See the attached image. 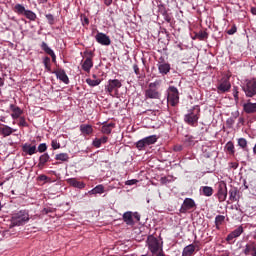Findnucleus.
Instances as JSON below:
<instances>
[{
    "label": "nucleus",
    "mask_w": 256,
    "mask_h": 256,
    "mask_svg": "<svg viewBox=\"0 0 256 256\" xmlns=\"http://www.w3.org/2000/svg\"><path fill=\"white\" fill-rule=\"evenodd\" d=\"M231 91V82L229 81V77L222 78L219 85L217 86L218 93H228Z\"/></svg>",
    "instance_id": "obj_9"
},
{
    "label": "nucleus",
    "mask_w": 256,
    "mask_h": 256,
    "mask_svg": "<svg viewBox=\"0 0 256 256\" xmlns=\"http://www.w3.org/2000/svg\"><path fill=\"white\" fill-rule=\"evenodd\" d=\"M17 129H13L8 125H4L3 127H0V135H3L4 137H9V135H13Z\"/></svg>",
    "instance_id": "obj_18"
},
{
    "label": "nucleus",
    "mask_w": 256,
    "mask_h": 256,
    "mask_svg": "<svg viewBox=\"0 0 256 256\" xmlns=\"http://www.w3.org/2000/svg\"><path fill=\"white\" fill-rule=\"evenodd\" d=\"M22 151L25 155H35L37 153V146L25 143L22 145Z\"/></svg>",
    "instance_id": "obj_13"
},
{
    "label": "nucleus",
    "mask_w": 256,
    "mask_h": 256,
    "mask_svg": "<svg viewBox=\"0 0 256 256\" xmlns=\"http://www.w3.org/2000/svg\"><path fill=\"white\" fill-rule=\"evenodd\" d=\"M84 21H85L86 25H89V19L85 18Z\"/></svg>",
    "instance_id": "obj_59"
},
{
    "label": "nucleus",
    "mask_w": 256,
    "mask_h": 256,
    "mask_svg": "<svg viewBox=\"0 0 256 256\" xmlns=\"http://www.w3.org/2000/svg\"><path fill=\"white\" fill-rule=\"evenodd\" d=\"M46 19L49 25H53V23H55V18L53 17V14H46Z\"/></svg>",
    "instance_id": "obj_47"
},
{
    "label": "nucleus",
    "mask_w": 256,
    "mask_h": 256,
    "mask_svg": "<svg viewBox=\"0 0 256 256\" xmlns=\"http://www.w3.org/2000/svg\"><path fill=\"white\" fill-rule=\"evenodd\" d=\"M136 183H139V180L132 179L125 182V185H136Z\"/></svg>",
    "instance_id": "obj_49"
},
{
    "label": "nucleus",
    "mask_w": 256,
    "mask_h": 256,
    "mask_svg": "<svg viewBox=\"0 0 256 256\" xmlns=\"http://www.w3.org/2000/svg\"><path fill=\"white\" fill-rule=\"evenodd\" d=\"M238 145L241 149H243V151H249V149L247 148V139L239 138Z\"/></svg>",
    "instance_id": "obj_33"
},
{
    "label": "nucleus",
    "mask_w": 256,
    "mask_h": 256,
    "mask_svg": "<svg viewBox=\"0 0 256 256\" xmlns=\"http://www.w3.org/2000/svg\"><path fill=\"white\" fill-rule=\"evenodd\" d=\"M40 181H47V176L46 175H41L39 177Z\"/></svg>",
    "instance_id": "obj_53"
},
{
    "label": "nucleus",
    "mask_w": 256,
    "mask_h": 256,
    "mask_svg": "<svg viewBox=\"0 0 256 256\" xmlns=\"http://www.w3.org/2000/svg\"><path fill=\"white\" fill-rule=\"evenodd\" d=\"M56 74L57 79H60L62 83H65V85H69V77L67 76V73H65V70H56L54 71Z\"/></svg>",
    "instance_id": "obj_16"
},
{
    "label": "nucleus",
    "mask_w": 256,
    "mask_h": 256,
    "mask_svg": "<svg viewBox=\"0 0 256 256\" xmlns=\"http://www.w3.org/2000/svg\"><path fill=\"white\" fill-rule=\"evenodd\" d=\"M251 251H253V253H256V245H255V242H252V241L246 244L243 252L245 255H249Z\"/></svg>",
    "instance_id": "obj_25"
},
{
    "label": "nucleus",
    "mask_w": 256,
    "mask_h": 256,
    "mask_svg": "<svg viewBox=\"0 0 256 256\" xmlns=\"http://www.w3.org/2000/svg\"><path fill=\"white\" fill-rule=\"evenodd\" d=\"M42 3H47V0H40Z\"/></svg>",
    "instance_id": "obj_63"
},
{
    "label": "nucleus",
    "mask_w": 256,
    "mask_h": 256,
    "mask_svg": "<svg viewBox=\"0 0 256 256\" xmlns=\"http://www.w3.org/2000/svg\"><path fill=\"white\" fill-rule=\"evenodd\" d=\"M89 195H103L105 193V187L103 185H97L92 190L88 191Z\"/></svg>",
    "instance_id": "obj_22"
},
{
    "label": "nucleus",
    "mask_w": 256,
    "mask_h": 256,
    "mask_svg": "<svg viewBox=\"0 0 256 256\" xmlns=\"http://www.w3.org/2000/svg\"><path fill=\"white\" fill-rule=\"evenodd\" d=\"M183 147L182 146H175L174 151H182Z\"/></svg>",
    "instance_id": "obj_54"
},
{
    "label": "nucleus",
    "mask_w": 256,
    "mask_h": 256,
    "mask_svg": "<svg viewBox=\"0 0 256 256\" xmlns=\"http://www.w3.org/2000/svg\"><path fill=\"white\" fill-rule=\"evenodd\" d=\"M157 256H165V253H163V248L160 249L157 253H156Z\"/></svg>",
    "instance_id": "obj_51"
},
{
    "label": "nucleus",
    "mask_w": 256,
    "mask_h": 256,
    "mask_svg": "<svg viewBox=\"0 0 256 256\" xmlns=\"http://www.w3.org/2000/svg\"><path fill=\"white\" fill-rule=\"evenodd\" d=\"M113 129H115V123H108L103 124L101 131L104 135H111V131H113Z\"/></svg>",
    "instance_id": "obj_23"
},
{
    "label": "nucleus",
    "mask_w": 256,
    "mask_h": 256,
    "mask_svg": "<svg viewBox=\"0 0 256 256\" xmlns=\"http://www.w3.org/2000/svg\"><path fill=\"white\" fill-rule=\"evenodd\" d=\"M252 256H256V252H255V253H252Z\"/></svg>",
    "instance_id": "obj_64"
},
{
    "label": "nucleus",
    "mask_w": 256,
    "mask_h": 256,
    "mask_svg": "<svg viewBox=\"0 0 256 256\" xmlns=\"http://www.w3.org/2000/svg\"><path fill=\"white\" fill-rule=\"evenodd\" d=\"M218 199L220 202H223L225 199H227V185L223 184L219 186Z\"/></svg>",
    "instance_id": "obj_17"
},
{
    "label": "nucleus",
    "mask_w": 256,
    "mask_h": 256,
    "mask_svg": "<svg viewBox=\"0 0 256 256\" xmlns=\"http://www.w3.org/2000/svg\"><path fill=\"white\" fill-rule=\"evenodd\" d=\"M133 70H134V73L136 75H139V66H137L136 64L133 66Z\"/></svg>",
    "instance_id": "obj_50"
},
{
    "label": "nucleus",
    "mask_w": 256,
    "mask_h": 256,
    "mask_svg": "<svg viewBox=\"0 0 256 256\" xmlns=\"http://www.w3.org/2000/svg\"><path fill=\"white\" fill-rule=\"evenodd\" d=\"M123 220L126 222V225H133V212H125L123 214Z\"/></svg>",
    "instance_id": "obj_29"
},
{
    "label": "nucleus",
    "mask_w": 256,
    "mask_h": 256,
    "mask_svg": "<svg viewBox=\"0 0 256 256\" xmlns=\"http://www.w3.org/2000/svg\"><path fill=\"white\" fill-rule=\"evenodd\" d=\"M5 85V82L3 81V78L0 77V87H3Z\"/></svg>",
    "instance_id": "obj_56"
},
{
    "label": "nucleus",
    "mask_w": 256,
    "mask_h": 256,
    "mask_svg": "<svg viewBox=\"0 0 256 256\" xmlns=\"http://www.w3.org/2000/svg\"><path fill=\"white\" fill-rule=\"evenodd\" d=\"M108 139L109 138L107 136H104L102 138H96L93 140L92 145L96 147V149H99V147H101L103 143H107Z\"/></svg>",
    "instance_id": "obj_27"
},
{
    "label": "nucleus",
    "mask_w": 256,
    "mask_h": 256,
    "mask_svg": "<svg viewBox=\"0 0 256 256\" xmlns=\"http://www.w3.org/2000/svg\"><path fill=\"white\" fill-rule=\"evenodd\" d=\"M80 131L82 135H91V133H93V126L89 124H82L80 125Z\"/></svg>",
    "instance_id": "obj_24"
},
{
    "label": "nucleus",
    "mask_w": 256,
    "mask_h": 256,
    "mask_svg": "<svg viewBox=\"0 0 256 256\" xmlns=\"http://www.w3.org/2000/svg\"><path fill=\"white\" fill-rule=\"evenodd\" d=\"M56 161H69V154L60 153L55 156Z\"/></svg>",
    "instance_id": "obj_35"
},
{
    "label": "nucleus",
    "mask_w": 256,
    "mask_h": 256,
    "mask_svg": "<svg viewBox=\"0 0 256 256\" xmlns=\"http://www.w3.org/2000/svg\"><path fill=\"white\" fill-rule=\"evenodd\" d=\"M168 103L172 105V107H175L177 103H179V90L175 86H170L168 89Z\"/></svg>",
    "instance_id": "obj_6"
},
{
    "label": "nucleus",
    "mask_w": 256,
    "mask_h": 256,
    "mask_svg": "<svg viewBox=\"0 0 256 256\" xmlns=\"http://www.w3.org/2000/svg\"><path fill=\"white\" fill-rule=\"evenodd\" d=\"M253 153H254V155H256V144H255V146L253 147Z\"/></svg>",
    "instance_id": "obj_58"
},
{
    "label": "nucleus",
    "mask_w": 256,
    "mask_h": 256,
    "mask_svg": "<svg viewBox=\"0 0 256 256\" xmlns=\"http://www.w3.org/2000/svg\"><path fill=\"white\" fill-rule=\"evenodd\" d=\"M38 151H39V153H45V151H47V144L46 143H41L38 146Z\"/></svg>",
    "instance_id": "obj_44"
},
{
    "label": "nucleus",
    "mask_w": 256,
    "mask_h": 256,
    "mask_svg": "<svg viewBox=\"0 0 256 256\" xmlns=\"http://www.w3.org/2000/svg\"><path fill=\"white\" fill-rule=\"evenodd\" d=\"M50 157H49V154L47 153H44L40 156L39 158V163H38V167H44L45 166V163H47L49 161Z\"/></svg>",
    "instance_id": "obj_30"
},
{
    "label": "nucleus",
    "mask_w": 256,
    "mask_h": 256,
    "mask_svg": "<svg viewBox=\"0 0 256 256\" xmlns=\"http://www.w3.org/2000/svg\"><path fill=\"white\" fill-rule=\"evenodd\" d=\"M202 193L205 195V197H211L213 195V188L209 186H204L202 188Z\"/></svg>",
    "instance_id": "obj_34"
},
{
    "label": "nucleus",
    "mask_w": 256,
    "mask_h": 256,
    "mask_svg": "<svg viewBox=\"0 0 256 256\" xmlns=\"http://www.w3.org/2000/svg\"><path fill=\"white\" fill-rule=\"evenodd\" d=\"M223 221H225V216H223V215L216 216L215 223L217 226L222 225Z\"/></svg>",
    "instance_id": "obj_42"
},
{
    "label": "nucleus",
    "mask_w": 256,
    "mask_h": 256,
    "mask_svg": "<svg viewBox=\"0 0 256 256\" xmlns=\"http://www.w3.org/2000/svg\"><path fill=\"white\" fill-rule=\"evenodd\" d=\"M243 233V226H239L234 231H232L230 234H228L226 241L230 242L234 239H237V237H241V234Z\"/></svg>",
    "instance_id": "obj_14"
},
{
    "label": "nucleus",
    "mask_w": 256,
    "mask_h": 256,
    "mask_svg": "<svg viewBox=\"0 0 256 256\" xmlns=\"http://www.w3.org/2000/svg\"><path fill=\"white\" fill-rule=\"evenodd\" d=\"M69 185L75 187L76 189H85V183L81 181H77L75 178H71L68 180Z\"/></svg>",
    "instance_id": "obj_21"
},
{
    "label": "nucleus",
    "mask_w": 256,
    "mask_h": 256,
    "mask_svg": "<svg viewBox=\"0 0 256 256\" xmlns=\"http://www.w3.org/2000/svg\"><path fill=\"white\" fill-rule=\"evenodd\" d=\"M45 69H47V71H51V66H49V63H51V59L49 57H45L43 60Z\"/></svg>",
    "instance_id": "obj_43"
},
{
    "label": "nucleus",
    "mask_w": 256,
    "mask_h": 256,
    "mask_svg": "<svg viewBox=\"0 0 256 256\" xmlns=\"http://www.w3.org/2000/svg\"><path fill=\"white\" fill-rule=\"evenodd\" d=\"M92 68H93V60H91V58H86L82 64L83 71H86V73H89V71H91Z\"/></svg>",
    "instance_id": "obj_26"
},
{
    "label": "nucleus",
    "mask_w": 256,
    "mask_h": 256,
    "mask_svg": "<svg viewBox=\"0 0 256 256\" xmlns=\"http://www.w3.org/2000/svg\"><path fill=\"white\" fill-rule=\"evenodd\" d=\"M233 123V119L227 120V123Z\"/></svg>",
    "instance_id": "obj_62"
},
{
    "label": "nucleus",
    "mask_w": 256,
    "mask_h": 256,
    "mask_svg": "<svg viewBox=\"0 0 256 256\" xmlns=\"http://www.w3.org/2000/svg\"><path fill=\"white\" fill-rule=\"evenodd\" d=\"M251 13H252L253 15H256V7L251 8Z\"/></svg>",
    "instance_id": "obj_55"
},
{
    "label": "nucleus",
    "mask_w": 256,
    "mask_h": 256,
    "mask_svg": "<svg viewBox=\"0 0 256 256\" xmlns=\"http://www.w3.org/2000/svg\"><path fill=\"white\" fill-rule=\"evenodd\" d=\"M242 90L244 91L246 97H255L256 80L255 79L246 80L242 86Z\"/></svg>",
    "instance_id": "obj_3"
},
{
    "label": "nucleus",
    "mask_w": 256,
    "mask_h": 256,
    "mask_svg": "<svg viewBox=\"0 0 256 256\" xmlns=\"http://www.w3.org/2000/svg\"><path fill=\"white\" fill-rule=\"evenodd\" d=\"M235 33H237V27L236 26H233L231 29H229L227 31L228 35H235Z\"/></svg>",
    "instance_id": "obj_48"
},
{
    "label": "nucleus",
    "mask_w": 256,
    "mask_h": 256,
    "mask_svg": "<svg viewBox=\"0 0 256 256\" xmlns=\"http://www.w3.org/2000/svg\"><path fill=\"white\" fill-rule=\"evenodd\" d=\"M51 147L56 150V149H61V144L57 142V140H52L51 142Z\"/></svg>",
    "instance_id": "obj_46"
},
{
    "label": "nucleus",
    "mask_w": 256,
    "mask_h": 256,
    "mask_svg": "<svg viewBox=\"0 0 256 256\" xmlns=\"http://www.w3.org/2000/svg\"><path fill=\"white\" fill-rule=\"evenodd\" d=\"M167 178H161V182L162 183H165V180H166Z\"/></svg>",
    "instance_id": "obj_60"
},
{
    "label": "nucleus",
    "mask_w": 256,
    "mask_h": 256,
    "mask_svg": "<svg viewBox=\"0 0 256 256\" xmlns=\"http://www.w3.org/2000/svg\"><path fill=\"white\" fill-rule=\"evenodd\" d=\"M105 5H107V7H109V5H111V3H113V0H104Z\"/></svg>",
    "instance_id": "obj_52"
},
{
    "label": "nucleus",
    "mask_w": 256,
    "mask_h": 256,
    "mask_svg": "<svg viewBox=\"0 0 256 256\" xmlns=\"http://www.w3.org/2000/svg\"><path fill=\"white\" fill-rule=\"evenodd\" d=\"M29 212L27 210H20L13 214L11 217L10 229L13 227H21V225H25L29 221Z\"/></svg>",
    "instance_id": "obj_1"
},
{
    "label": "nucleus",
    "mask_w": 256,
    "mask_h": 256,
    "mask_svg": "<svg viewBox=\"0 0 256 256\" xmlns=\"http://www.w3.org/2000/svg\"><path fill=\"white\" fill-rule=\"evenodd\" d=\"M16 13H18L19 15H25V12L27 11L25 9V6L21 5V4H16L14 7Z\"/></svg>",
    "instance_id": "obj_36"
},
{
    "label": "nucleus",
    "mask_w": 256,
    "mask_h": 256,
    "mask_svg": "<svg viewBox=\"0 0 256 256\" xmlns=\"http://www.w3.org/2000/svg\"><path fill=\"white\" fill-rule=\"evenodd\" d=\"M158 71L161 75H167L171 71V65L169 63H160L158 64Z\"/></svg>",
    "instance_id": "obj_20"
},
{
    "label": "nucleus",
    "mask_w": 256,
    "mask_h": 256,
    "mask_svg": "<svg viewBox=\"0 0 256 256\" xmlns=\"http://www.w3.org/2000/svg\"><path fill=\"white\" fill-rule=\"evenodd\" d=\"M123 84H121V81L118 79H110L105 86V90L109 95L113 93V91H117V89H121Z\"/></svg>",
    "instance_id": "obj_8"
},
{
    "label": "nucleus",
    "mask_w": 256,
    "mask_h": 256,
    "mask_svg": "<svg viewBox=\"0 0 256 256\" xmlns=\"http://www.w3.org/2000/svg\"><path fill=\"white\" fill-rule=\"evenodd\" d=\"M238 193H239V191H237V188L230 189V191H229L230 201H237Z\"/></svg>",
    "instance_id": "obj_37"
},
{
    "label": "nucleus",
    "mask_w": 256,
    "mask_h": 256,
    "mask_svg": "<svg viewBox=\"0 0 256 256\" xmlns=\"http://www.w3.org/2000/svg\"><path fill=\"white\" fill-rule=\"evenodd\" d=\"M243 111L248 115L256 113V103H253L251 102V100H248L246 103L243 104Z\"/></svg>",
    "instance_id": "obj_12"
},
{
    "label": "nucleus",
    "mask_w": 256,
    "mask_h": 256,
    "mask_svg": "<svg viewBox=\"0 0 256 256\" xmlns=\"http://www.w3.org/2000/svg\"><path fill=\"white\" fill-rule=\"evenodd\" d=\"M41 48L43 49V51H45V53H47V55H50V57H52V61L55 63L57 57L55 56V52L53 51V49H51L49 45H47V43L45 42H42Z\"/></svg>",
    "instance_id": "obj_19"
},
{
    "label": "nucleus",
    "mask_w": 256,
    "mask_h": 256,
    "mask_svg": "<svg viewBox=\"0 0 256 256\" xmlns=\"http://www.w3.org/2000/svg\"><path fill=\"white\" fill-rule=\"evenodd\" d=\"M86 83H87V85H89V87H97L98 85H101V79L93 80L91 78H87Z\"/></svg>",
    "instance_id": "obj_31"
},
{
    "label": "nucleus",
    "mask_w": 256,
    "mask_h": 256,
    "mask_svg": "<svg viewBox=\"0 0 256 256\" xmlns=\"http://www.w3.org/2000/svg\"><path fill=\"white\" fill-rule=\"evenodd\" d=\"M226 150L231 153V155H234L235 154V145L233 144V142L229 141L227 144H226Z\"/></svg>",
    "instance_id": "obj_39"
},
{
    "label": "nucleus",
    "mask_w": 256,
    "mask_h": 256,
    "mask_svg": "<svg viewBox=\"0 0 256 256\" xmlns=\"http://www.w3.org/2000/svg\"><path fill=\"white\" fill-rule=\"evenodd\" d=\"M92 77H93V79H99V78H97V75H95V74H93Z\"/></svg>",
    "instance_id": "obj_61"
},
{
    "label": "nucleus",
    "mask_w": 256,
    "mask_h": 256,
    "mask_svg": "<svg viewBox=\"0 0 256 256\" xmlns=\"http://www.w3.org/2000/svg\"><path fill=\"white\" fill-rule=\"evenodd\" d=\"M232 95L234 97V100L236 103L239 101V88L237 86H234L232 89Z\"/></svg>",
    "instance_id": "obj_40"
},
{
    "label": "nucleus",
    "mask_w": 256,
    "mask_h": 256,
    "mask_svg": "<svg viewBox=\"0 0 256 256\" xmlns=\"http://www.w3.org/2000/svg\"><path fill=\"white\" fill-rule=\"evenodd\" d=\"M196 206L195 200L186 198L181 206V211L182 213H187V211H190V209H195Z\"/></svg>",
    "instance_id": "obj_10"
},
{
    "label": "nucleus",
    "mask_w": 256,
    "mask_h": 256,
    "mask_svg": "<svg viewBox=\"0 0 256 256\" xmlns=\"http://www.w3.org/2000/svg\"><path fill=\"white\" fill-rule=\"evenodd\" d=\"M148 249L151 253H159L160 249H163V246L159 243V240L154 236H148L147 239Z\"/></svg>",
    "instance_id": "obj_7"
},
{
    "label": "nucleus",
    "mask_w": 256,
    "mask_h": 256,
    "mask_svg": "<svg viewBox=\"0 0 256 256\" xmlns=\"http://www.w3.org/2000/svg\"><path fill=\"white\" fill-rule=\"evenodd\" d=\"M196 37H197V39H199L200 41H203V40L207 39L208 34H207V32H205V31H200V32H198V33L196 34Z\"/></svg>",
    "instance_id": "obj_41"
},
{
    "label": "nucleus",
    "mask_w": 256,
    "mask_h": 256,
    "mask_svg": "<svg viewBox=\"0 0 256 256\" xmlns=\"http://www.w3.org/2000/svg\"><path fill=\"white\" fill-rule=\"evenodd\" d=\"M244 189H249V186L247 185V181L244 180Z\"/></svg>",
    "instance_id": "obj_57"
},
{
    "label": "nucleus",
    "mask_w": 256,
    "mask_h": 256,
    "mask_svg": "<svg viewBox=\"0 0 256 256\" xmlns=\"http://www.w3.org/2000/svg\"><path fill=\"white\" fill-rule=\"evenodd\" d=\"M155 143H157V135H151L139 140L136 143V147L139 149V151H143L145 147H149V145H155Z\"/></svg>",
    "instance_id": "obj_4"
},
{
    "label": "nucleus",
    "mask_w": 256,
    "mask_h": 256,
    "mask_svg": "<svg viewBox=\"0 0 256 256\" xmlns=\"http://www.w3.org/2000/svg\"><path fill=\"white\" fill-rule=\"evenodd\" d=\"M159 82H152L149 84V88L145 91L146 99H159L161 93L157 90Z\"/></svg>",
    "instance_id": "obj_5"
},
{
    "label": "nucleus",
    "mask_w": 256,
    "mask_h": 256,
    "mask_svg": "<svg viewBox=\"0 0 256 256\" xmlns=\"http://www.w3.org/2000/svg\"><path fill=\"white\" fill-rule=\"evenodd\" d=\"M201 116V108L199 106H194L188 113L184 115V121L187 125L191 127H195L199 122V117Z\"/></svg>",
    "instance_id": "obj_2"
},
{
    "label": "nucleus",
    "mask_w": 256,
    "mask_h": 256,
    "mask_svg": "<svg viewBox=\"0 0 256 256\" xmlns=\"http://www.w3.org/2000/svg\"><path fill=\"white\" fill-rule=\"evenodd\" d=\"M95 39L97 43H99L100 45H105V46L111 45V38H109V36H107L105 33L99 32L95 36Z\"/></svg>",
    "instance_id": "obj_11"
},
{
    "label": "nucleus",
    "mask_w": 256,
    "mask_h": 256,
    "mask_svg": "<svg viewBox=\"0 0 256 256\" xmlns=\"http://www.w3.org/2000/svg\"><path fill=\"white\" fill-rule=\"evenodd\" d=\"M19 127H27V121L25 120V117H19V123H18Z\"/></svg>",
    "instance_id": "obj_45"
},
{
    "label": "nucleus",
    "mask_w": 256,
    "mask_h": 256,
    "mask_svg": "<svg viewBox=\"0 0 256 256\" xmlns=\"http://www.w3.org/2000/svg\"><path fill=\"white\" fill-rule=\"evenodd\" d=\"M24 15L27 19H29L30 21H35V19H37V14H35L33 11L31 10H26L24 12Z\"/></svg>",
    "instance_id": "obj_32"
},
{
    "label": "nucleus",
    "mask_w": 256,
    "mask_h": 256,
    "mask_svg": "<svg viewBox=\"0 0 256 256\" xmlns=\"http://www.w3.org/2000/svg\"><path fill=\"white\" fill-rule=\"evenodd\" d=\"M10 111H12L11 113L12 119H19V117L23 115V110H21V108H19L15 104H10Z\"/></svg>",
    "instance_id": "obj_15"
},
{
    "label": "nucleus",
    "mask_w": 256,
    "mask_h": 256,
    "mask_svg": "<svg viewBox=\"0 0 256 256\" xmlns=\"http://www.w3.org/2000/svg\"><path fill=\"white\" fill-rule=\"evenodd\" d=\"M195 253V245L189 244L183 249L182 256H191Z\"/></svg>",
    "instance_id": "obj_28"
},
{
    "label": "nucleus",
    "mask_w": 256,
    "mask_h": 256,
    "mask_svg": "<svg viewBox=\"0 0 256 256\" xmlns=\"http://www.w3.org/2000/svg\"><path fill=\"white\" fill-rule=\"evenodd\" d=\"M184 141L186 145H189V146H193L195 145V143H197V141L195 140V137L193 136H186Z\"/></svg>",
    "instance_id": "obj_38"
}]
</instances>
